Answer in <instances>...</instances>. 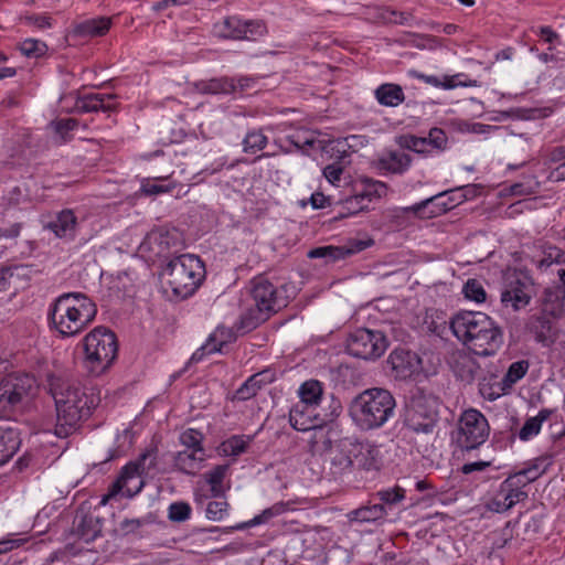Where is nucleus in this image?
I'll return each mask as SVG.
<instances>
[{"instance_id":"338daca9","label":"nucleus","mask_w":565,"mask_h":565,"mask_svg":"<svg viewBox=\"0 0 565 565\" xmlns=\"http://www.w3.org/2000/svg\"><path fill=\"white\" fill-rule=\"evenodd\" d=\"M513 508V504L510 503L507 495L501 493V489L498 491L497 495L489 502V509L497 513L507 512Z\"/></svg>"},{"instance_id":"39448f33","label":"nucleus","mask_w":565,"mask_h":565,"mask_svg":"<svg viewBox=\"0 0 565 565\" xmlns=\"http://www.w3.org/2000/svg\"><path fill=\"white\" fill-rule=\"evenodd\" d=\"M163 277L172 294L185 299L192 296L204 280L205 267L198 256L183 254L167 264Z\"/></svg>"},{"instance_id":"13d9d810","label":"nucleus","mask_w":565,"mask_h":565,"mask_svg":"<svg viewBox=\"0 0 565 565\" xmlns=\"http://www.w3.org/2000/svg\"><path fill=\"white\" fill-rule=\"evenodd\" d=\"M343 210L347 214H356L358 212L367 210V204L363 201L358 192L354 195L347 198L343 202Z\"/></svg>"},{"instance_id":"bb28decb","label":"nucleus","mask_w":565,"mask_h":565,"mask_svg":"<svg viewBox=\"0 0 565 565\" xmlns=\"http://www.w3.org/2000/svg\"><path fill=\"white\" fill-rule=\"evenodd\" d=\"M273 381V374L269 371H263L248 377L247 381L236 391L235 397L239 401H247L254 397L262 386Z\"/></svg>"},{"instance_id":"603ef678","label":"nucleus","mask_w":565,"mask_h":565,"mask_svg":"<svg viewBox=\"0 0 565 565\" xmlns=\"http://www.w3.org/2000/svg\"><path fill=\"white\" fill-rule=\"evenodd\" d=\"M158 451L156 449L147 450L134 463L138 470L143 475L150 473L157 466Z\"/></svg>"},{"instance_id":"4be33fe9","label":"nucleus","mask_w":565,"mask_h":565,"mask_svg":"<svg viewBox=\"0 0 565 565\" xmlns=\"http://www.w3.org/2000/svg\"><path fill=\"white\" fill-rule=\"evenodd\" d=\"M437 424L435 412H422L419 407H412L405 418L407 428L416 434H433Z\"/></svg>"},{"instance_id":"cd10ccee","label":"nucleus","mask_w":565,"mask_h":565,"mask_svg":"<svg viewBox=\"0 0 565 565\" xmlns=\"http://www.w3.org/2000/svg\"><path fill=\"white\" fill-rule=\"evenodd\" d=\"M374 96L380 105L386 107H396L405 100L402 86L393 83L380 85L375 89Z\"/></svg>"},{"instance_id":"423d86ee","label":"nucleus","mask_w":565,"mask_h":565,"mask_svg":"<svg viewBox=\"0 0 565 565\" xmlns=\"http://www.w3.org/2000/svg\"><path fill=\"white\" fill-rule=\"evenodd\" d=\"M85 364L90 373L100 375L117 356V338L105 327L92 330L83 340Z\"/></svg>"},{"instance_id":"c85d7f7f","label":"nucleus","mask_w":565,"mask_h":565,"mask_svg":"<svg viewBox=\"0 0 565 565\" xmlns=\"http://www.w3.org/2000/svg\"><path fill=\"white\" fill-rule=\"evenodd\" d=\"M194 87L201 94H230L236 92V83L233 77L200 81L194 84Z\"/></svg>"},{"instance_id":"f03ea898","label":"nucleus","mask_w":565,"mask_h":565,"mask_svg":"<svg viewBox=\"0 0 565 565\" xmlns=\"http://www.w3.org/2000/svg\"><path fill=\"white\" fill-rule=\"evenodd\" d=\"M454 334L475 354L490 356L503 343L502 329L486 313L460 311L450 322Z\"/></svg>"},{"instance_id":"9b49d317","label":"nucleus","mask_w":565,"mask_h":565,"mask_svg":"<svg viewBox=\"0 0 565 565\" xmlns=\"http://www.w3.org/2000/svg\"><path fill=\"white\" fill-rule=\"evenodd\" d=\"M347 348L352 356L373 360L385 352L387 340L381 331L361 328L350 334Z\"/></svg>"},{"instance_id":"c756f323","label":"nucleus","mask_w":565,"mask_h":565,"mask_svg":"<svg viewBox=\"0 0 565 565\" xmlns=\"http://www.w3.org/2000/svg\"><path fill=\"white\" fill-rule=\"evenodd\" d=\"M204 460V451L182 450L174 457V466L182 472L188 475H195L201 469V463Z\"/></svg>"},{"instance_id":"393cba45","label":"nucleus","mask_w":565,"mask_h":565,"mask_svg":"<svg viewBox=\"0 0 565 565\" xmlns=\"http://www.w3.org/2000/svg\"><path fill=\"white\" fill-rule=\"evenodd\" d=\"M313 407L303 403H297L289 412L290 425L299 431H307L315 428V415L312 414Z\"/></svg>"},{"instance_id":"bf43d9fd","label":"nucleus","mask_w":565,"mask_h":565,"mask_svg":"<svg viewBox=\"0 0 565 565\" xmlns=\"http://www.w3.org/2000/svg\"><path fill=\"white\" fill-rule=\"evenodd\" d=\"M345 157L347 156L344 154L341 157L340 161L333 162L323 168V175L330 183L335 184L340 181L341 174L344 170L343 159Z\"/></svg>"},{"instance_id":"f704fd0d","label":"nucleus","mask_w":565,"mask_h":565,"mask_svg":"<svg viewBox=\"0 0 565 565\" xmlns=\"http://www.w3.org/2000/svg\"><path fill=\"white\" fill-rule=\"evenodd\" d=\"M381 167L393 173L405 172L412 163V157L404 152L392 151L380 160Z\"/></svg>"},{"instance_id":"c9c22d12","label":"nucleus","mask_w":565,"mask_h":565,"mask_svg":"<svg viewBox=\"0 0 565 565\" xmlns=\"http://www.w3.org/2000/svg\"><path fill=\"white\" fill-rule=\"evenodd\" d=\"M386 514L385 508L383 504L375 503L373 505L361 507L351 511L348 516L350 521L356 522H374L377 521Z\"/></svg>"},{"instance_id":"1a4fd4ad","label":"nucleus","mask_w":565,"mask_h":565,"mask_svg":"<svg viewBox=\"0 0 565 565\" xmlns=\"http://www.w3.org/2000/svg\"><path fill=\"white\" fill-rule=\"evenodd\" d=\"M317 443H320L321 449L328 452L330 471L334 477L352 470L361 449L360 443L351 437H340L339 431L333 428L323 433Z\"/></svg>"},{"instance_id":"0e129e2a","label":"nucleus","mask_w":565,"mask_h":565,"mask_svg":"<svg viewBox=\"0 0 565 565\" xmlns=\"http://www.w3.org/2000/svg\"><path fill=\"white\" fill-rule=\"evenodd\" d=\"M541 424L539 419L534 417L529 418L519 431L521 440H529L533 436L537 435L541 430Z\"/></svg>"},{"instance_id":"412c9836","label":"nucleus","mask_w":565,"mask_h":565,"mask_svg":"<svg viewBox=\"0 0 565 565\" xmlns=\"http://www.w3.org/2000/svg\"><path fill=\"white\" fill-rule=\"evenodd\" d=\"M448 192H440L436 195H433L426 200H423L419 203H416L409 207H406L405 211H411L415 214L422 213L424 209L427 206H433L434 209L429 212L430 216L443 214L452 207H455L457 204H459L465 195H460L459 199H456L454 196H449L447 200H445V196Z\"/></svg>"},{"instance_id":"6ab92c4d","label":"nucleus","mask_w":565,"mask_h":565,"mask_svg":"<svg viewBox=\"0 0 565 565\" xmlns=\"http://www.w3.org/2000/svg\"><path fill=\"white\" fill-rule=\"evenodd\" d=\"M103 519L94 513H77L74 520V533L85 543L102 535Z\"/></svg>"},{"instance_id":"37998d69","label":"nucleus","mask_w":565,"mask_h":565,"mask_svg":"<svg viewBox=\"0 0 565 565\" xmlns=\"http://www.w3.org/2000/svg\"><path fill=\"white\" fill-rule=\"evenodd\" d=\"M285 510H286L285 503H282V502L276 503L273 507L265 509L260 514L254 516L248 522H245V523L238 525L237 529H247V527L256 526V525H259L263 523H267L273 518L284 513Z\"/></svg>"},{"instance_id":"79ce46f5","label":"nucleus","mask_w":565,"mask_h":565,"mask_svg":"<svg viewBox=\"0 0 565 565\" xmlns=\"http://www.w3.org/2000/svg\"><path fill=\"white\" fill-rule=\"evenodd\" d=\"M408 75L411 77L418 78V79L425 82L426 84L431 85L434 87H438V88L440 87L444 89H452L457 86V83L455 82V78L457 76L445 75V76H443V78H439L438 76H435V75H426V74L419 73L416 70L408 71Z\"/></svg>"},{"instance_id":"2eb2a0df","label":"nucleus","mask_w":565,"mask_h":565,"mask_svg":"<svg viewBox=\"0 0 565 565\" xmlns=\"http://www.w3.org/2000/svg\"><path fill=\"white\" fill-rule=\"evenodd\" d=\"M536 469H524L505 479L501 486V493L507 495L513 507L527 498V492L522 488L537 478Z\"/></svg>"},{"instance_id":"5701e85b","label":"nucleus","mask_w":565,"mask_h":565,"mask_svg":"<svg viewBox=\"0 0 565 565\" xmlns=\"http://www.w3.org/2000/svg\"><path fill=\"white\" fill-rule=\"evenodd\" d=\"M371 22L408 24L413 19L409 13L398 12L384 7H366L363 13Z\"/></svg>"},{"instance_id":"7c9ffc66","label":"nucleus","mask_w":565,"mask_h":565,"mask_svg":"<svg viewBox=\"0 0 565 565\" xmlns=\"http://www.w3.org/2000/svg\"><path fill=\"white\" fill-rule=\"evenodd\" d=\"M355 462L360 469L365 471L379 470L382 466L381 450L375 445H362Z\"/></svg>"},{"instance_id":"864d4df0","label":"nucleus","mask_w":565,"mask_h":565,"mask_svg":"<svg viewBox=\"0 0 565 565\" xmlns=\"http://www.w3.org/2000/svg\"><path fill=\"white\" fill-rule=\"evenodd\" d=\"M374 241L372 238H351L348 241V243L342 247V250L344 252V259L349 256H352L354 254H358L367 247L372 246Z\"/></svg>"},{"instance_id":"4468645a","label":"nucleus","mask_w":565,"mask_h":565,"mask_svg":"<svg viewBox=\"0 0 565 565\" xmlns=\"http://www.w3.org/2000/svg\"><path fill=\"white\" fill-rule=\"evenodd\" d=\"M386 363L395 379L406 380L418 372L420 360L408 350L395 349L388 355Z\"/></svg>"},{"instance_id":"7ed1b4c3","label":"nucleus","mask_w":565,"mask_h":565,"mask_svg":"<svg viewBox=\"0 0 565 565\" xmlns=\"http://www.w3.org/2000/svg\"><path fill=\"white\" fill-rule=\"evenodd\" d=\"M96 313V305L85 294L66 292L54 300L49 317L62 337H73L82 332Z\"/></svg>"},{"instance_id":"a878e982","label":"nucleus","mask_w":565,"mask_h":565,"mask_svg":"<svg viewBox=\"0 0 565 565\" xmlns=\"http://www.w3.org/2000/svg\"><path fill=\"white\" fill-rule=\"evenodd\" d=\"M116 95L113 94H88L78 97L76 102V107L78 110L84 113H93V111H109L114 109V105H110L108 102L114 99Z\"/></svg>"},{"instance_id":"a19ab883","label":"nucleus","mask_w":565,"mask_h":565,"mask_svg":"<svg viewBox=\"0 0 565 565\" xmlns=\"http://www.w3.org/2000/svg\"><path fill=\"white\" fill-rule=\"evenodd\" d=\"M344 252L341 246L326 245L310 249L307 254L309 258H322L326 264L335 263L344 259Z\"/></svg>"},{"instance_id":"6e6d98bb","label":"nucleus","mask_w":565,"mask_h":565,"mask_svg":"<svg viewBox=\"0 0 565 565\" xmlns=\"http://www.w3.org/2000/svg\"><path fill=\"white\" fill-rule=\"evenodd\" d=\"M191 508L185 502H174L169 507V519L174 522H183L190 518Z\"/></svg>"},{"instance_id":"e433bc0d","label":"nucleus","mask_w":565,"mask_h":565,"mask_svg":"<svg viewBox=\"0 0 565 565\" xmlns=\"http://www.w3.org/2000/svg\"><path fill=\"white\" fill-rule=\"evenodd\" d=\"M300 403L317 406L322 397V386L317 380H309L301 384L299 388Z\"/></svg>"},{"instance_id":"69168bd1","label":"nucleus","mask_w":565,"mask_h":565,"mask_svg":"<svg viewBox=\"0 0 565 565\" xmlns=\"http://www.w3.org/2000/svg\"><path fill=\"white\" fill-rule=\"evenodd\" d=\"M226 508V501H211L206 507V518L212 521H220L224 516Z\"/></svg>"},{"instance_id":"a211bd4d","label":"nucleus","mask_w":565,"mask_h":565,"mask_svg":"<svg viewBox=\"0 0 565 565\" xmlns=\"http://www.w3.org/2000/svg\"><path fill=\"white\" fill-rule=\"evenodd\" d=\"M143 487L142 473L135 463H127L113 484L114 492H122L126 497H134Z\"/></svg>"},{"instance_id":"58836bf2","label":"nucleus","mask_w":565,"mask_h":565,"mask_svg":"<svg viewBox=\"0 0 565 565\" xmlns=\"http://www.w3.org/2000/svg\"><path fill=\"white\" fill-rule=\"evenodd\" d=\"M252 437L235 435L230 437L228 439L224 440L220 447L218 450L224 456H232L236 457L243 452H245L248 444L250 443Z\"/></svg>"},{"instance_id":"4d7b16f0","label":"nucleus","mask_w":565,"mask_h":565,"mask_svg":"<svg viewBox=\"0 0 565 565\" xmlns=\"http://www.w3.org/2000/svg\"><path fill=\"white\" fill-rule=\"evenodd\" d=\"M150 522V518L124 519L119 523V531L122 535L132 534Z\"/></svg>"},{"instance_id":"a18cd8bd","label":"nucleus","mask_w":565,"mask_h":565,"mask_svg":"<svg viewBox=\"0 0 565 565\" xmlns=\"http://www.w3.org/2000/svg\"><path fill=\"white\" fill-rule=\"evenodd\" d=\"M19 50L22 55L29 58H39L46 54L47 45L36 39H25L19 44Z\"/></svg>"},{"instance_id":"ddd939ff","label":"nucleus","mask_w":565,"mask_h":565,"mask_svg":"<svg viewBox=\"0 0 565 565\" xmlns=\"http://www.w3.org/2000/svg\"><path fill=\"white\" fill-rule=\"evenodd\" d=\"M556 319L536 311L529 316L525 321L524 329L543 347H550L556 341V329L554 321Z\"/></svg>"},{"instance_id":"aec40b11","label":"nucleus","mask_w":565,"mask_h":565,"mask_svg":"<svg viewBox=\"0 0 565 565\" xmlns=\"http://www.w3.org/2000/svg\"><path fill=\"white\" fill-rule=\"evenodd\" d=\"M111 25V18L98 17L75 22L70 34L74 38L87 39L105 35Z\"/></svg>"},{"instance_id":"f257e3e1","label":"nucleus","mask_w":565,"mask_h":565,"mask_svg":"<svg viewBox=\"0 0 565 565\" xmlns=\"http://www.w3.org/2000/svg\"><path fill=\"white\" fill-rule=\"evenodd\" d=\"M47 387L56 409L55 435L61 438L71 435L100 402L92 388L87 390L77 381L55 374L47 376Z\"/></svg>"},{"instance_id":"72a5a7b5","label":"nucleus","mask_w":565,"mask_h":565,"mask_svg":"<svg viewBox=\"0 0 565 565\" xmlns=\"http://www.w3.org/2000/svg\"><path fill=\"white\" fill-rule=\"evenodd\" d=\"M141 247H147L148 249L162 254L170 248V234L164 230H152L147 234L143 242L141 243Z\"/></svg>"},{"instance_id":"5fc2aeb1","label":"nucleus","mask_w":565,"mask_h":565,"mask_svg":"<svg viewBox=\"0 0 565 565\" xmlns=\"http://www.w3.org/2000/svg\"><path fill=\"white\" fill-rule=\"evenodd\" d=\"M376 495L383 503L395 504L404 499L405 490L401 487H394L380 490Z\"/></svg>"},{"instance_id":"4c0bfd02","label":"nucleus","mask_w":565,"mask_h":565,"mask_svg":"<svg viewBox=\"0 0 565 565\" xmlns=\"http://www.w3.org/2000/svg\"><path fill=\"white\" fill-rule=\"evenodd\" d=\"M529 366L530 364L526 360L513 362L501 381V390L507 391L512 388V386L526 374Z\"/></svg>"},{"instance_id":"473e14b6","label":"nucleus","mask_w":565,"mask_h":565,"mask_svg":"<svg viewBox=\"0 0 565 565\" xmlns=\"http://www.w3.org/2000/svg\"><path fill=\"white\" fill-rule=\"evenodd\" d=\"M454 372L460 381L471 383L478 379L480 365L473 358L469 355H460L455 361Z\"/></svg>"},{"instance_id":"dca6fc26","label":"nucleus","mask_w":565,"mask_h":565,"mask_svg":"<svg viewBox=\"0 0 565 565\" xmlns=\"http://www.w3.org/2000/svg\"><path fill=\"white\" fill-rule=\"evenodd\" d=\"M532 286L527 278H515L511 280L501 294V301L505 306H511L514 310L526 307L532 298Z\"/></svg>"},{"instance_id":"6e6552de","label":"nucleus","mask_w":565,"mask_h":565,"mask_svg":"<svg viewBox=\"0 0 565 565\" xmlns=\"http://www.w3.org/2000/svg\"><path fill=\"white\" fill-rule=\"evenodd\" d=\"M250 285L256 312H252L242 319V327L246 330L255 329L287 305L279 290L266 277L257 276L250 281Z\"/></svg>"},{"instance_id":"ea45409f","label":"nucleus","mask_w":565,"mask_h":565,"mask_svg":"<svg viewBox=\"0 0 565 565\" xmlns=\"http://www.w3.org/2000/svg\"><path fill=\"white\" fill-rule=\"evenodd\" d=\"M386 190L385 183L365 178L361 181V189L356 190V192L364 202H371L373 199H380L385 195Z\"/></svg>"},{"instance_id":"b1692460","label":"nucleus","mask_w":565,"mask_h":565,"mask_svg":"<svg viewBox=\"0 0 565 565\" xmlns=\"http://www.w3.org/2000/svg\"><path fill=\"white\" fill-rule=\"evenodd\" d=\"M77 218L72 210L61 211L56 218L49 222L46 227L60 238H73L75 236Z\"/></svg>"},{"instance_id":"e2e57ef3","label":"nucleus","mask_w":565,"mask_h":565,"mask_svg":"<svg viewBox=\"0 0 565 565\" xmlns=\"http://www.w3.org/2000/svg\"><path fill=\"white\" fill-rule=\"evenodd\" d=\"M174 189V183L169 182L168 184H157L149 180L143 181L141 184V193L146 195H158L160 193H167Z\"/></svg>"},{"instance_id":"2f4dec72","label":"nucleus","mask_w":565,"mask_h":565,"mask_svg":"<svg viewBox=\"0 0 565 565\" xmlns=\"http://www.w3.org/2000/svg\"><path fill=\"white\" fill-rule=\"evenodd\" d=\"M21 444L19 434L12 428H0V466L13 457Z\"/></svg>"},{"instance_id":"09e8293b","label":"nucleus","mask_w":565,"mask_h":565,"mask_svg":"<svg viewBox=\"0 0 565 565\" xmlns=\"http://www.w3.org/2000/svg\"><path fill=\"white\" fill-rule=\"evenodd\" d=\"M465 297L478 303L486 301L487 294L482 284L477 279H468L462 289Z\"/></svg>"},{"instance_id":"8fccbe9b","label":"nucleus","mask_w":565,"mask_h":565,"mask_svg":"<svg viewBox=\"0 0 565 565\" xmlns=\"http://www.w3.org/2000/svg\"><path fill=\"white\" fill-rule=\"evenodd\" d=\"M203 435L193 428H189L180 435L181 444L189 450L204 451L202 447Z\"/></svg>"},{"instance_id":"774afa93","label":"nucleus","mask_w":565,"mask_h":565,"mask_svg":"<svg viewBox=\"0 0 565 565\" xmlns=\"http://www.w3.org/2000/svg\"><path fill=\"white\" fill-rule=\"evenodd\" d=\"M78 122L74 118L60 119L54 124L55 131L61 136V142L67 141L66 135L77 127Z\"/></svg>"},{"instance_id":"49530a36","label":"nucleus","mask_w":565,"mask_h":565,"mask_svg":"<svg viewBox=\"0 0 565 565\" xmlns=\"http://www.w3.org/2000/svg\"><path fill=\"white\" fill-rule=\"evenodd\" d=\"M267 142V137L260 130H253L243 140V150L246 153H255L263 150Z\"/></svg>"},{"instance_id":"3c124183","label":"nucleus","mask_w":565,"mask_h":565,"mask_svg":"<svg viewBox=\"0 0 565 565\" xmlns=\"http://www.w3.org/2000/svg\"><path fill=\"white\" fill-rule=\"evenodd\" d=\"M564 253L562 249L555 246H548L542 258L537 262L540 268H548L553 264L561 265L563 262Z\"/></svg>"},{"instance_id":"680f3d73","label":"nucleus","mask_w":565,"mask_h":565,"mask_svg":"<svg viewBox=\"0 0 565 565\" xmlns=\"http://www.w3.org/2000/svg\"><path fill=\"white\" fill-rule=\"evenodd\" d=\"M223 343L224 342L221 341L217 345L215 343V339L213 337H210L207 342L192 354L191 361L199 362L203 359L205 354H211L221 351V347L223 345Z\"/></svg>"},{"instance_id":"0eeeda50","label":"nucleus","mask_w":565,"mask_h":565,"mask_svg":"<svg viewBox=\"0 0 565 565\" xmlns=\"http://www.w3.org/2000/svg\"><path fill=\"white\" fill-rule=\"evenodd\" d=\"M34 376L26 373H11L0 380V418L11 415L29 403L38 392Z\"/></svg>"},{"instance_id":"9d476101","label":"nucleus","mask_w":565,"mask_h":565,"mask_svg":"<svg viewBox=\"0 0 565 565\" xmlns=\"http://www.w3.org/2000/svg\"><path fill=\"white\" fill-rule=\"evenodd\" d=\"M487 418L477 409L466 411L454 435L457 446L461 450H472L482 445L489 436Z\"/></svg>"},{"instance_id":"f8f14e48","label":"nucleus","mask_w":565,"mask_h":565,"mask_svg":"<svg viewBox=\"0 0 565 565\" xmlns=\"http://www.w3.org/2000/svg\"><path fill=\"white\" fill-rule=\"evenodd\" d=\"M215 32L224 39L254 41L266 34L267 28L260 20L243 21L237 17H227L215 25Z\"/></svg>"},{"instance_id":"c03bdc74","label":"nucleus","mask_w":565,"mask_h":565,"mask_svg":"<svg viewBox=\"0 0 565 565\" xmlns=\"http://www.w3.org/2000/svg\"><path fill=\"white\" fill-rule=\"evenodd\" d=\"M227 470V466L220 465L214 467L205 475L206 481L211 487L212 497H220L223 494V480Z\"/></svg>"},{"instance_id":"20e7f679","label":"nucleus","mask_w":565,"mask_h":565,"mask_svg":"<svg viewBox=\"0 0 565 565\" xmlns=\"http://www.w3.org/2000/svg\"><path fill=\"white\" fill-rule=\"evenodd\" d=\"M396 401L385 390L373 387L355 396L349 407L352 420L363 430L377 429L394 415Z\"/></svg>"},{"instance_id":"f3484780","label":"nucleus","mask_w":565,"mask_h":565,"mask_svg":"<svg viewBox=\"0 0 565 565\" xmlns=\"http://www.w3.org/2000/svg\"><path fill=\"white\" fill-rule=\"evenodd\" d=\"M539 311L558 320L565 312V287H546L537 299Z\"/></svg>"},{"instance_id":"de8ad7c7","label":"nucleus","mask_w":565,"mask_h":565,"mask_svg":"<svg viewBox=\"0 0 565 565\" xmlns=\"http://www.w3.org/2000/svg\"><path fill=\"white\" fill-rule=\"evenodd\" d=\"M398 145L404 149H408L417 153H427V148L429 147L425 137H416L413 135L401 136Z\"/></svg>"},{"instance_id":"052dcab7","label":"nucleus","mask_w":565,"mask_h":565,"mask_svg":"<svg viewBox=\"0 0 565 565\" xmlns=\"http://www.w3.org/2000/svg\"><path fill=\"white\" fill-rule=\"evenodd\" d=\"M429 147L443 151L447 146V136L444 130L439 128H433L429 131L428 137L426 138Z\"/></svg>"}]
</instances>
